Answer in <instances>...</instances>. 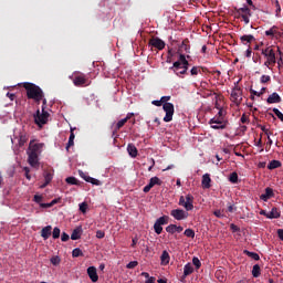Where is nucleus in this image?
Masks as SVG:
<instances>
[{
  "instance_id": "37998d69",
  "label": "nucleus",
  "mask_w": 283,
  "mask_h": 283,
  "mask_svg": "<svg viewBox=\"0 0 283 283\" xmlns=\"http://www.w3.org/2000/svg\"><path fill=\"white\" fill-rule=\"evenodd\" d=\"M192 264L193 266H196V269H200V266H202V263L200 262V259H198V256H193L192 258Z\"/></svg>"
},
{
  "instance_id": "0e129e2a",
  "label": "nucleus",
  "mask_w": 283,
  "mask_h": 283,
  "mask_svg": "<svg viewBox=\"0 0 283 283\" xmlns=\"http://www.w3.org/2000/svg\"><path fill=\"white\" fill-rule=\"evenodd\" d=\"M24 176L27 178V180H31V176H30V169L28 167H24Z\"/></svg>"
},
{
  "instance_id": "603ef678",
  "label": "nucleus",
  "mask_w": 283,
  "mask_h": 283,
  "mask_svg": "<svg viewBox=\"0 0 283 283\" xmlns=\"http://www.w3.org/2000/svg\"><path fill=\"white\" fill-rule=\"evenodd\" d=\"M125 123H127V118H123L119 122H117L116 124V129H120L123 128V126L125 125Z\"/></svg>"
},
{
  "instance_id": "7ed1b4c3",
  "label": "nucleus",
  "mask_w": 283,
  "mask_h": 283,
  "mask_svg": "<svg viewBox=\"0 0 283 283\" xmlns=\"http://www.w3.org/2000/svg\"><path fill=\"white\" fill-rule=\"evenodd\" d=\"M261 53L266 59V61L264 62L265 67H269V70H273V66H275V63H277L275 50H273V48L271 46H268L266 49H262Z\"/></svg>"
},
{
  "instance_id": "412c9836",
  "label": "nucleus",
  "mask_w": 283,
  "mask_h": 283,
  "mask_svg": "<svg viewBox=\"0 0 283 283\" xmlns=\"http://www.w3.org/2000/svg\"><path fill=\"white\" fill-rule=\"evenodd\" d=\"M81 235H83V227L80 226L73 230L71 240H81Z\"/></svg>"
},
{
  "instance_id": "c9c22d12",
  "label": "nucleus",
  "mask_w": 283,
  "mask_h": 283,
  "mask_svg": "<svg viewBox=\"0 0 283 283\" xmlns=\"http://www.w3.org/2000/svg\"><path fill=\"white\" fill-rule=\"evenodd\" d=\"M244 255H248V258H251L252 260H260V254L255 253V252H251L249 250H244L243 251Z\"/></svg>"
},
{
  "instance_id": "9d476101",
  "label": "nucleus",
  "mask_w": 283,
  "mask_h": 283,
  "mask_svg": "<svg viewBox=\"0 0 283 283\" xmlns=\"http://www.w3.org/2000/svg\"><path fill=\"white\" fill-rule=\"evenodd\" d=\"M230 99L235 105H240L242 103V87H233L231 91Z\"/></svg>"
},
{
  "instance_id": "5fc2aeb1",
  "label": "nucleus",
  "mask_w": 283,
  "mask_h": 283,
  "mask_svg": "<svg viewBox=\"0 0 283 283\" xmlns=\"http://www.w3.org/2000/svg\"><path fill=\"white\" fill-rule=\"evenodd\" d=\"M213 216H216V218H224V211L223 210H214Z\"/></svg>"
},
{
  "instance_id": "a878e982",
  "label": "nucleus",
  "mask_w": 283,
  "mask_h": 283,
  "mask_svg": "<svg viewBox=\"0 0 283 283\" xmlns=\"http://www.w3.org/2000/svg\"><path fill=\"white\" fill-rule=\"evenodd\" d=\"M241 43H243V45H247V43H253V41H255V36L248 34V35H242L240 38Z\"/></svg>"
},
{
  "instance_id": "58836bf2",
  "label": "nucleus",
  "mask_w": 283,
  "mask_h": 283,
  "mask_svg": "<svg viewBox=\"0 0 283 283\" xmlns=\"http://www.w3.org/2000/svg\"><path fill=\"white\" fill-rule=\"evenodd\" d=\"M184 234L186 235V238H196V231H193L192 229H186Z\"/></svg>"
},
{
  "instance_id": "dca6fc26",
  "label": "nucleus",
  "mask_w": 283,
  "mask_h": 283,
  "mask_svg": "<svg viewBox=\"0 0 283 283\" xmlns=\"http://www.w3.org/2000/svg\"><path fill=\"white\" fill-rule=\"evenodd\" d=\"M87 275L92 282H98V273L95 266L87 268Z\"/></svg>"
},
{
  "instance_id": "bb28decb",
  "label": "nucleus",
  "mask_w": 283,
  "mask_h": 283,
  "mask_svg": "<svg viewBox=\"0 0 283 283\" xmlns=\"http://www.w3.org/2000/svg\"><path fill=\"white\" fill-rule=\"evenodd\" d=\"M269 220L277 219L280 218V210L277 208H272L270 212H268Z\"/></svg>"
},
{
  "instance_id": "423d86ee",
  "label": "nucleus",
  "mask_w": 283,
  "mask_h": 283,
  "mask_svg": "<svg viewBox=\"0 0 283 283\" xmlns=\"http://www.w3.org/2000/svg\"><path fill=\"white\" fill-rule=\"evenodd\" d=\"M235 10V17L237 19H242L245 23V25H249L251 23L250 17H252L251 9L247 6L242 8H234Z\"/></svg>"
},
{
  "instance_id": "5701e85b",
  "label": "nucleus",
  "mask_w": 283,
  "mask_h": 283,
  "mask_svg": "<svg viewBox=\"0 0 283 283\" xmlns=\"http://www.w3.org/2000/svg\"><path fill=\"white\" fill-rule=\"evenodd\" d=\"M169 260H171V256H169V252H167V250H164L160 255L161 265L167 266V264H169Z\"/></svg>"
},
{
  "instance_id": "e2e57ef3",
  "label": "nucleus",
  "mask_w": 283,
  "mask_h": 283,
  "mask_svg": "<svg viewBox=\"0 0 283 283\" xmlns=\"http://www.w3.org/2000/svg\"><path fill=\"white\" fill-rule=\"evenodd\" d=\"M240 122H241L243 125L247 124V123H249V116H247V114H243V115L241 116Z\"/></svg>"
},
{
  "instance_id": "4d7b16f0",
  "label": "nucleus",
  "mask_w": 283,
  "mask_h": 283,
  "mask_svg": "<svg viewBox=\"0 0 283 283\" xmlns=\"http://www.w3.org/2000/svg\"><path fill=\"white\" fill-rule=\"evenodd\" d=\"M138 266V261H130L127 265L126 269H136Z\"/></svg>"
},
{
  "instance_id": "f8f14e48",
  "label": "nucleus",
  "mask_w": 283,
  "mask_h": 283,
  "mask_svg": "<svg viewBox=\"0 0 283 283\" xmlns=\"http://www.w3.org/2000/svg\"><path fill=\"white\" fill-rule=\"evenodd\" d=\"M156 185L160 187V185H163V181L158 177H151L149 184L145 186L143 189L144 193H149V191H151V189H154Z\"/></svg>"
},
{
  "instance_id": "6ab92c4d",
  "label": "nucleus",
  "mask_w": 283,
  "mask_h": 283,
  "mask_svg": "<svg viewBox=\"0 0 283 283\" xmlns=\"http://www.w3.org/2000/svg\"><path fill=\"white\" fill-rule=\"evenodd\" d=\"M201 185L203 189H211V175L205 174L202 176Z\"/></svg>"
},
{
  "instance_id": "4be33fe9",
  "label": "nucleus",
  "mask_w": 283,
  "mask_h": 283,
  "mask_svg": "<svg viewBox=\"0 0 283 283\" xmlns=\"http://www.w3.org/2000/svg\"><path fill=\"white\" fill-rule=\"evenodd\" d=\"M50 235H52V226H46L41 230V238L49 240Z\"/></svg>"
},
{
  "instance_id": "a211bd4d",
  "label": "nucleus",
  "mask_w": 283,
  "mask_h": 283,
  "mask_svg": "<svg viewBox=\"0 0 283 283\" xmlns=\"http://www.w3.org/2000/svg\"><path fill=\"white\" fill-rule=\"evenodd\" d=\"M275 195L273 193V189L272 188H265V193H262L260 196L261 200H263V202H266L269 200H271V198H273Z\"/></svg>"
},
{
  "instance_id": "6e6552de",
  "label": "nucleus",
  "mask_w": 283,
  "mask_h": 283,
  "mask_svg": "<svg viewBox=\"0 0 283 283\" xmlns=\"http://www.w3.org/2000/svg\"><path fill=\"white\" fill-rule=\"evenodd\" d=\"M163 109L166 113L164 117V123H171L174 120V104L172 103H165L163 104Z\"/></svg>"
},
{
  "instance_id": "ddd939ff",
  "label": "nucleus",
  "mask_w": 283,
  "mask_h": 283,
  "mask_svg": "<svg viewBox=\"0 0 283 283\" xmlns=\"http://www.w3.org/2000/svg\"><path fill=\"white\" fill-rule=\"evenodd\" d=\"M148 45L151 48H156L157 50H165V41H163L160 38H151L148 42Z\"/></svg>"
},
{
  "instance_id": "052dcab7",
  "label": "nucleus",
  "mask_w": 283,
  "mask_h": 283,
  "mask_svg": "<svg viewBox=\"0 0 283 283\" xmlns=\"http://www.w3.org/2000/svg\"><path fill=\"white\" fill-rule=\"evenodd\" d=\"M96 238H98V240H103V238H105V231L97 230L96 231Z\"/></svg>"
},
{
  "instance_id": "f257e3e1",
  "label": "nucleus",
  "mask_w": 283,
  "mask_h": 283,
  "mask_svg": "<svg viewBox=\"0 0 283 283\" xmlns=\"http://www.w3.org/2000/svg\"><path fill=\"white\" fill-rule=\"evenodd\" d=\"M24 90H27V96L28 98H31L32 101H35V103H41L43 101V90L41 87L36 86L34 83L24 82L23 84Z\"/></svg>"
},
{
  "instance_id": "c756f323",
  "label": "nucleus",
  "mask_w": 283,
  "mask_h": 283,
  "mask_svg": "<svg viewBox=\"0 0 283 283\" xmlns=\"http://www.w3.org/2000/svg\"><path fill=\"white\" fill-rule=\"evenodd\" d=\"M264 92H266V87H262L261 88V91H260V93H258V91H255V90H253V88H251L250 90V94H251V99L253 101L254 98H255V96H262V94H264Z\"/></svg>"
},
{
  "instance_id": "473e14b6",
  "label": "nucleus",
  "mask_w": 283,
  "mask_h": 283,
  "mask_svg": "<svg viewBox=\"0 0 283 283\" xmlns=\"http://www.w3.org/2000/svg\"><path fill=\"white\" fill-rule=\"evenodd\" d=\"M191 273H193V266L191 265V263H187L184 266V276L187 277V275H191Z\"/></svg>"
},
{
  "instance_id": "6e6d98bb",
  "label": "nucleus",
  "mask_w": 283,
  "mask_h": 283,
  "mask_svg": "<svg viewBox=\"0 0 283 283\" xmlns=\"http://www.w3.org/2000/svg\"><path fill=\"white\" fill-rule=\"evenodd\" d=\"M260 81H261L262 84L269 83V82H271V76L270 75H262Z\"/></svg>"
},
{
  "instance_id": "864d4df0",
  "label": "nucleus",
  "mask_w": 283,
  "mask_h": 283,
  "mask_svg": "<svg viewBox=\"0 0 283 283\" xmlns=\"http://www.w3.org/2000/svg\"><path fill=\"white\" fill-rule=\"evenodd\" d=\"M277 52L280 54V57L277 60V65H279V69H280L283 65V59H282L283 54H282V51L280 50V48H277Z\"/></svg>"
},
{
  "instance_id": "774afa93",
  "label": "nucleus",
  "mask_w": 283,
  "mask_h": 283,
  "mask_svg": "<svg viewBox=\"0 0 283 283\" xmlns=\"http://www.w3.org/2000/svg\"><path fill=\"white\" fill-rule=\"evenodd\" d=\"M277 237L280 238V240H283V229L277 230Z\"/></svg>"
},
{
  "instance_id": "20e7f679",
  "label": "nucleus",
  "mask_w": 283,
  "mask_h": 283,
  "mask_svg": "<svg viewBox=\"0 0 283 283\" xmlns=\"http://www.w3.org/2000/svg\"><path fill=\"white\" fill-rule=\"evenodd\" d=\"M34 123L38 127H43V125H48V119L50 118V113L45 111V106H42V113L40 109L33 115Z\"/></svg>"
},
{
  "instance_id": "72a5a7b5",
  "label": "nucleus",
  "mask_w": 283,
  "mask_h": 283,
  "mask_svg": "<svg viewBox=\"0 0 283 283\" xmlns=\"http://www.w3.org/2000/svg\"><path fill=\"white\" fill-rule=\"evenodd\" d=\"M262 275V270L260 269L259 264L253 265L252 268V276L253 277H260Z\"/></svg>"
},
{
  "instance_id": "9b49d317",
  "label": "nucleus",
  "mask_w": 283,
  "mask_h": 283,
  "mask_svg": "<svg viewBox=\"0 0 283 283\" xmlns=\"http://www.w3.org/2000/svg\"><path fill=\"white\" fill-rule=\"evenodd\" d=\"M170 216L175 218V220H187V218H189V213L182 209L171 210Z\"/></svg>"
},
{
  "instance_id": "a18cd8bd",
  "label": "nucleus",
  "mask_w": 283,
  "mask_h": 283,
  "mask_svg": "<svg viewBox=\"0 0 283 283\" xmlns=\"http://www.w3.org/2000/svg\"><path fill=\"white\" fill-rule=\"evenodd\" d=\"M154 229H155V233H157V235H160V233H163V226H160L159 223L155 222Z\"/></svg>"
},
{
  "instance_id": "49530a36",
  "label": "nucleus",
  "mask_w": 283,
  "mask_h": 283,
  "mask_svg": "<svg viewBox=\"0 0 283 283\" xmlns=\"http://www.w3.org/2000/svg\"><path fill=\"white\" fill-rule=\"evenodd\" d=\"M216 116L224 120V117L227 116V111H224L223 108H219V112Z\"/></svg>"
},
{
  "instance_id": "393cba45",
  "label": "nucleus",
  "mask_w": 283,
  "mask_h": 283,
  "mask_svg": "<svg viewBox=\"0 0 283 283\" xmlns=\"http://www.w3.org/2000/svg\"><path fill=\"white\" fill-rule=\"evenodd\" d=\"M127 151L132 158H136L138 156V148L134 144H128Z\"/></svg>"
},
{
  "instance_id": "c85d7f7f",
  "label": "nucleus",
  "mask_w": 283,
  "mask_h": 283,
  "mask_svg": "<svg viewBox=\"0 0 283 283\" xmlns=\"http://www.w3.org/2000/svg\"><path fill=\"white\" fill-rule=\"evenodd\" d=\"M74 138H76V135H74V128H71V134L66 144V150H70V147H74Z\"/></svg>"
},
{
  "instance_id": "a19ab883",
  "label": "nucleus",
  "mask_w": 283,
  "mask_h": 283,
  "mask_svg": "<svg viewBox=\"0 0 283 283\" xmlns=\"http://www.w3.org/2000/svg\"><path fill=\"white\" fill-rule=\"evenodd\" d=\"M72 255H73V258H81L83 255V251L80 248H75L72 251Z\"/></svg>"
},
{
  "instance_id": "ea45409f",
  "label": "nucleus",
  "mask_w": 283,
  "mask_h": 283,
  "mask_svg": "<svg viewBox=\"0 0 283 283\" xmlns=\"http://www.w3.org/2000/svg\"><path fill=\"white\" fill-rule=\"evenodd\" d=\"M229 180L232 182V185H238V172L230 174Z\"/></svg>"
},
{
  "instance_id": "09e8293b",
  "label": "nucleus",
  "mask_w": 283,
  "mask_h": 283,
  "mask_svg": "<svg viewBox=\"0 0 283 283\" xmlns=\"http://www.w3.org/2000/svg\"><path fill=\"white\" fill-rule=\"evenodd\" d=\"M273 113L275 114V116L281 120V123L283 122V114L282 112H280V109L277 108H273Z\"/></svg>"
},
{
  "instance_id": "69168bd1",
  "label": "nucleus",
  "mask_w": 283,
  "mask_h": 283,
  "mask_svg": "<svg viewBox=\"0 0 283 283\" xmlns=\"http://www.w3.org/2000/svg\"><path fill=\"white\" fill-rule=\"evenodd\" d=\"M160 101H161V104L165 105V103H169L168 101H171V96H163V97L160 98Z\"/></svg>"
},
{
  "instance_id": "2eb2a0df",
  "label": "nucleus",
  "mask_w": 283,
  "mask_h": 283,
  "mask_svg": "<svg viewBox=\"0 0 283 283\" xmlns=\"http://www.w3.org/2000/svg\"><path fill=\"white\" fill-rule=\"evenodd\" d=\"M41 149H43V144H34V142H30L29 148L27 151L31 154H41Z\"/></svg>"
},
{
  "instance_id": "2f4dec72",
  "label": "nucleus",
  "mask_w": 283,
  "mask_h": 283,
  "mask_svg": "<svg viewBox=\"0 0 283 283\" xmlns=\"http://www.w3.org/2000/svg\"><path fill=\"white\" fill-rule=\"evenodd\" d=\"M52 175H51V172H45L44 174V184L41 186V189H45V187L50 184V182H52Z\"/></svg>"
},
{
  "instance_id": "680f3d73",
  "label": "nucleus",
  "mask_w": 283,
  "mask_h": 283,
  "mask_svg": "<svg viewBox=\"0 0 283 283\" xmlns=\"http://www.w3.org/2000/svg\"><path fill=\"white\" fill-rule=\"evenodd\" d=\"M61 240L62 242H67V240H70V234H67L66 232H63L61 235Z\"/></svg>"
},
{
  "instance_id": "0eeeda50",
  "label": "nucleus",
  "mask_w": 283,
  "mask_h": 283,
  "mask_svg": "<svg viewBox=\"0 0 283 283\" xmlns=\"http://www.w3.org/2000/svg\"><path fill=\"white\" fill-rule=\"evenodd\" d=\"M209 125H211L212 129H227V125H229V120L222 119V117H218L216 115L209 120Z\"/></svg>"
},
{
  "instance_id": "8fccbe9b",
  "label": "nucleus",
  "mask_w": 283,
  "mask_h": 283,
  "mask_svg": "<svg viewBox=\"0 0 283 283\" xmlns=\"http://www.w3.org/2000/svg\"><path fill=\"white\" fill-rule=\"evenodd\" d=\"M33 200L36 202V205H42L41 202H43V196L34 195Z\"/></svg>"
},
{
  "instance_id": "b1692460",
  "label": "nucleus",
  "mask_w": 283,
  "mask_h": 283,
  "mask_svg": "<svg viewBox=\"0 0 283 283\" xmlns=\"http://www.w3.org/2000/svg\"><path fill=\"white\" fill-rule=\"evenodd\" d=\"M265 36H271V39H274V36H280V31H277V27L273 25L272 28L266 30Z\"/></svg>"
},
{
  "instance_id": "cd10ccee",
  "label": "nucleus",
  "mask_w": 283,
  "mask_h": 283,
  "mask_svg": "<svg viewBox=\"0 0 283 283\" xmlns=\"http://www.w3.org/2000/svg\"><path fill=\"white\" fill-rule=\"evenodd\" d=\"M280 167H282V161H280V160H271L270 163H269V165H268V169H270L271 171H273V169H277V168H280Z\"/></svg>"
},
{
  "instance_id": "7c9ffc66",
  "label": "nucleus",
  "mask_w": 283,
  "mask_h": 283,
  "mask_svg": "<svg viewBox=\"0 0 283 283\" xmlns=\"http://www.w3.org/2000/svg\"><path fill=\"white\" fill-rule=\"evenodd\" d=\"M85 182H91V185H95L96 187H101L103 182L101 180L93 178V177H84Z\"/></svg>"
},
{
  "instance_id": "aec40b11",
  "label": "nucleus",
  "mask_w": 283,
  "mask_h": 283,
  "mask_svg": "<svg viewBox=\"0 0 283 283\" xmlns=\"http://www.w3.org/2000/svg\"><path fill=\"white\" fill-rule=\"evenodd\" d=\"M190 50H191V46L189 45V39H185L179 45V52L181 54L182 52H186V54H189Z\"/></svg>"
},
{
  "instance_id": "f03ea898",
  "label": "nucleus",
  "mask_w": 283,
  "mask_h": 283,
  "mask_svg": "<svg viewBox=\"0 0 283 283\" xmlns=\"http://www.w3.org/2000/svg\"><path fill=\"white\" fill-rule=\"evenodd\" d=\"M169 70L175 72L177 76H180V74H187V70H189V61H187V56L180 53L179 60L174 62L172 66H170Z\"/></svg>"
},
{
  "instance_id": "3c124183",
  "label": "nucleus",
  "mask_w": 283,
  "mask_h": 283,
  "mask_svg": "<svg viewBox=\"0 0 283 283\" xmlns=\"http://www.w3.org/2000/svg\"><path fill=\"white\" fill-rule=\"evenodd\" d=\"M275 8H276V17H280V12H282V7L280 6V1H274Z\"/></svg>"
},
{
  "instance_id": "4c0bfd02",
  "label": "nucleus",
  "mask_w": 283,
  "mask_h": 283,
  "mask_svg": "<svg viewBox=\"0 0 283 283\" xmlns=\"http://www.w3.org/2000/svg\"><path fill=\"white\" fill-rule=\"evenodd\" d=\"M28 143V136L25 134H20L19 147H23Z\"/></svg>"
},
{
  "instance_id": "39448f33",
  "label": "nucleus",
  "mask_w": 283,
  "mask_h": 283,
  "mask_svg": "<svg viewBox=\"0 0 283 283\" xmlns=\"http://www.w3.org/2000/svg\"><path fill=\"white\" fill-rule=\"evenodd\" d=\"M73 84L75 85V87L87 86L92 83V81L87 78V75L82 72L75 71L73 73Z\"/></svg>"
},
{
  "instance_id": "338daca9",
  "label": "nucleus",
  "mask_w": 283,
  "mask_h": 283,
  "mask_svg": "<svg viewBox=\"0 0 283 283\" xmlns=\"http://www.w3.org/2000/svg\"><path fill=\"white\" fill-rule=\"evenodd\" d=\"M145 283H156V277L150 276L149 279L146 280Z\"/></svg>"
},
{
  "instance_id": "f704fd0d",
  "label": "nucleus",
  "mask_w": 283,
  "mask_h": 283,
  "mask_svg": "<svg viewBox=\"0 0 283 283\" xmlns=\"http://www.w3.org/2000/svg\"><path fill=\"white\" fill-rule=\"evenodd\" d=\"M156 223L161 226V227L165 226V224H169V217L168 216H163V217H160L156 220Z\"/></svg>"
},
{
  "instance_id": "de8ad7c7",
  "label": "nucleus",
  "mask_w": 283,
  "mask_h": 283,
  "mask_svg": "<svg viewBox=\"0 0 283 283\" xmlns=\"http://www.w3.org/2000/svg\"><path fill=\"white\" fill-rule=\"evenodd\" d=\"M166 231L167 233H176V224H169L167 228H166Z\"/></svg>"
},
{
  "instance_id": "e433bc0d",
  "label": "nucleus",
  "mask_w": 283,
  "mask_h": 283,
  "mask_svg": "<svg viewBox=\"0 0 283 283\" xmlns=\"http://www.w3.org/2000/svg\"><path fill=\"white\" fill-rule=\"evenodd\" d=\"M65 182L67 184V185H75V186H81V181H78V179H76V177H67L66 179H65Z\"/></svg>"
},
{
  "instance_id": "1a4fd4ad",
  "label": "nucleus",
  "mask_w": 283,
  "mask_h": 283,
  "mask_svg": "<svg viewBox=\"0 0 283 283\" xmlns=\"http://www.w3.org/2000/svg\"><path fill=\"white\" fill-rule=\"evenodd\" d=\"M180 207H184L186 211H192L193 209V196L187 195L179 198Z\"/></svg>"
},
{
  "instance_id": "c03bdc74",
  "label": "nucleus",
  "mask_w": 283,
  "mask_h": 283,
  "mask_svg": "<svg viewBox=\"0 0 283 283\" xmlns=\"http://www.w3.org/2000/svg\"><path fill=\"white\" fill-rule=\"evenodd\" d=\"M51 264H53V266H59L61 264V258L59 256L51 258Z\"/></svg>"
},
{
  "instance_id": "f3484780",
  "label": "nucleus",
  "mask_w": 283,
  "mask_h": 283,
  "mask_svg": "<svg viewBox=\"0 0 283 283\" xmlns=\"http://www.w3.org/2000/svg\"><path fill=\"white\" fill-rule=\"evenodd\" d=\"M266 103H269V105H273L275 103H282V97L280 96V94L277 93H272L268 99Z\"/></svg>"
},
{
  "instance_id": "79ce46f5",
  "label": "nucleus",
  "mask_w": 283,
  "mask_h": 283,
  "mask_svg": "<svg viewBox=\"0 0 283 283\" xmlns=\"http://www.w3.org/2000/svg\"><path fill=\"white\" fill-rule=\"evenodd\" d=\"M53 240H57V238H61V229L54 228L52 232Z\"/></svg>"
},
{
  "instance_id": "13d9d810",
  "label": "nucleus",
  "mask_w": 283,
  "mask_h": 283,
  "mask_svg": "<svg viewBox=\"0 0 283 283\" xmlns=\"http://www.w3.org/2000/svg\"><path fill=\"white\" fill-rule=\"evenodd\" d=\"M200 72V69L198 66H193L191 70H190V74L191 76H198V73Z\"/></svg>"
},
{
  "instance_id": "bf43d9fd",
  "label": "nucleus",
  "mask_w": 283,
  "mask_h": 283,
  "mask_svg": "<svg viewBox=\"0 0 283 283\" xmlns=\"http://www.w3.org/2000/svg\"><path fill=\"white\" fill-rule=\"evenodd\" d=\"M80 211H81L82 213H86V212H87V203L82 202V203L80 205Z\"/></svg>"
},
{
  "instance_id": "4468645a",
  "label": "nucleus",
  "mask_w": 283,
  "mask_h": 283,
  "mask_svg": "<svg viewBox=\"0 0 283 283\" xmlns=\"http://www.w3.org/2000/svg\"><path fill=\"white\" fill-rule=\"evenodd\" d=\"M27 154L29 165L32 167H39V154L30 151H27Z\"/></svg>"
}]
</instances>
